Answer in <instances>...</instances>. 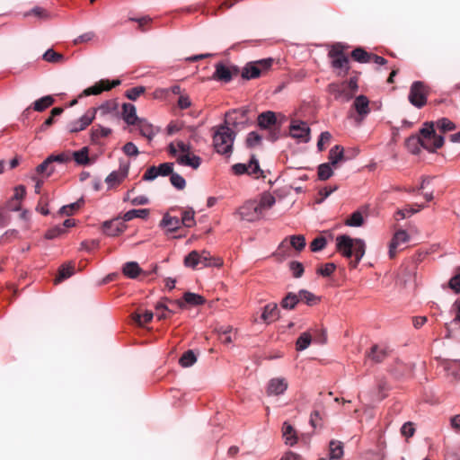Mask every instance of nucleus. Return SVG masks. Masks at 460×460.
Listing matches in <instances>:
<instances>
[{"label": "nucleus", "mask_w": 460, "mask_h": 460, "mask_svg": "<svg viewBox=\"0 0 460 460\" xmlns=\"http://www.w3.org/2000/svg\"><path fill=\"white\" fill-rule=\"evenodd\" d=\"M237 213L242 219L251 222L262 218L257 200H247L238 208Z\"/></svg>", "instance_id": "6e6552de"}, {"label": "nucleus", "mask_w": 460, "mask_h": 460, "mask_svg": "<svg viewBox=\"0 0 460 460\" xmlns=\"http://www.w3.org/2000/svg\"><path fill=\"white\" fill-rule=\"evenodd\" d=\"M352 58L356 61L360 62V63L371 62V55L360 48H358L352 51Z\"/></svg>", "instance_id": "603ef678"}, {"label": "nucleus", "mask_w": 460, "mask_h": 460, "mask_svg": "<svg viewBox=\"0 0 460 460\" xmlns=\"http://www.w3.org/2000/svg\"><path fill=\"white\" fill-rule=\"evenodd\" d=\"M141 269L136 261L126 262L122 268L123 274L129 279H136Z\"/></svg>", "instance_id": "72a5a7b5"}, {"label": "nucleus", "mask_w": 460, "mask_h": 460, "mask_svg": "<svg viewBox=\"0 0 460 460\" xmlns=\"http://www.w3.org/2000/svg\"><path fill=\"white\" fill-rule=\"evenodd\" d=\"M88 147L84 146L78 151L73 153V157L77 164L86 165L89 164Z\"/></svg>", "instance_id": "a18cd8bd"}, {"label": "nucleus", "mask_w": 460, "mask_h": 460, "mask_svg": "<svg viewBox=\"0 0 460 460\" xmlns=\"http://www.w3.org/2000/svg\"><path fill=\"white\" fill-rule=\"evenodd\" d=\"M74 275V267L70 264H62L58 269V274L56 277L55 284H59L63 280Z\"/></svg>", "instance_id": "c9c22d12"}, {"label": "nucleus", "mask_w": 460, "mask_h": 460, "mask_svg": "<svg viewBox=\"0 0 460 460\" xmlns=\"http://www.w3.org/2000/svg\"><path fill=\"white\" fill-rule=\"evenodd\" d=\"M170 182L179 190H183L186 186L185 179L181 174L174 172L170 175Z\"/></svg>", "instance_id": "864d4df0"}, {"label": "nucleus", "mask_w": 460, "mask_h": 460, "mask_svg": "<svg viewBox=\"0 0 460 460\" xmlns=\"http://www.w3.org/2000/svg\"><path fill=\"white\" fill-rule=\"evenodd\" d=\"M96 109L88 110L78 119L68 124V130L71 133L79 132L86 128L94 119Z\"/></svg>", "instance_id": "9d476101"}, {"label": "nucleus", "mask_w": 460, "mask_h": 460, "mask_svg": "<svg viewBox=\"0 0 460 460\" xmlns=\"http://www.w3.org/2000/svg\"><path fill=\"white\" fill-rule=\"evenodd\" d=\"M38 173H44L47 177H49L55 172L54 166L50 163V159L47 157L40 164L36 167Z\"/></svg>", "instance_id": "8fccbe9b"}, {"label": "nucleus", "mask_w": 460, "mask_h": 460, "mask_svg": "<svg viewBox=\"0 0 460 460\" xmlns=\"http://www.w3.org/2000/svg\"><path fill=\"white\" fill-rule=\"evenodd\" d=\"M344 149L341 146H334L329 152V164L337 167L338 164L344 161Z\"/></svg>", "instance_id": "cd10ccee"}, {"label": "nucleus", "mask_w": 460, "mask_h": 460, "mask_svg": "<svg viewBox=\"0 0 460 460\" xmlns=\"http://www.w3.org/2000/svg\"><path fill=\"white\" fill-rule=\"evenodd\" d=\"M305 238L302 234L291 235L285 238L279 246V251H284L288 246H291L296 252H301L305 247Z\"/></svg>", "instance_id": "f3484780"}, {"label": "nucleus", "mask_w": 460, "mask_h": 460, "mask_svg": "<svg viewBox=\"0 0 460 460\" xmlns=\"http://www.w3.org/2000/svg\"><path fill=\"white\" fill-rule=\"evenodd\" d=\"M298 295L300 301L304 302L309 306L315 305L320 302V297L308 290L301 289L298 292Z\"/></svg>", "instance_id": "e433bc0d"}, {"label": "nucleus", "mask_w": 460, "mask_h": 460, "mask_svg": "<svg viewBox=\"0 0 460 460\" xmlns=\"http://www.w3.org/2000/svg\"><path fill=\"white\" fill-rule=\"evenodd\" d=\"M423 208V206H417V208H403V209H399L397 212H396V216H398L399 217H396L397 220H400V219H403L407 217H410L417 212H419L420 209Z\"/></svg>", "instance_id": "bf43d9fd"}, {"label": "nucleus", "mask_w": 460, "mask_h": 460, "mask_svg": "<svg viewBox=\"0 0 460 460\" xmlns=\"http://www.w3.org/2000/svg\"><path fill=\"white\" fill-rule=\"evenodd\" d=\"M288 382L285 377H274L270 379L267 386V394L269 395H281L287 391Z\"/></svg>", "instance_id": "dca6fc26"}, {"label": "nucleus", "mask_w": 460, "mask_h": 460, "mask_svg": "<svg viewBox=\"0 0 460 460\" xmlns=\"http://www.w3.org/2000/svg\"><path fill=\"white\" fill-rule=\"evenodd\" d=\"M122 151L127 156H137L139 154L137 146L133 142H127L122 146Z\"/></svg>", "instance_id": "680f3d73"}, {"label": "nucleus", "mask_w": 460, "mask_h": 460, "mask_svg": "<svg viewBox=\"0 0 460 460\" xmlns=\"http://www.w3.org/2000/svg\"><path fill=\"white\" fill-rule=\"evenodd\" d=\"M164 299L171 304L176 305L178 307L181 309L185 307V304H189L190 305H201L206 302L205 298L202 296L192 292H185L183 294V301H172L169 300L168 298Z\"/></svg>", "instance_id": "4468645a"}, {"label": "nucleus", "mask_w": 460, "mask_h": 460, "mask_svg": "<svg viewBox=\"0 0 460 460\" xmlns=\"http://www.w3.org/2000/svg\"><path fill=\"white\" fill-rule=\"evenodd\" d=\"M272 59H261L256 62L248 63L242 70V77L246 80L259 77L271 66Z\"/></svg>", "instance_id": "39448f33"}, {"label": "nucleus", "mask_w": 460, "mask_h": 460, "mask_svg": "<svg viewBox=\"0 0 460 460\" xmlns=\"http://www.w3.org/2000/svg\"><path fill=\"white\" fill-rule=\"evenodd\" d=\"M211 79L215 81H223L225 83L230 82V68L225 66L222 63H217Z\"/></svg>", "instance_id": "bb28decb"}, {"label": "nucleus", "mask_w": 460, "mask_h": 460, "mask_svg": "<svg viewBox=\"0 0 460 460\" xmlns=\"http://www.w3.org/2000/svg\"><path fill=\"white\" fill-rule=\"evenodd\" d=\"M232 170L236 174L247 173L254 178H264V172L261 170L258 160L252 156L248 164H236L232 166Z\"/></svg>", "instance_id": "0eeeda50"}, {"label": "nucleus", "mask_w": 460, "mask_h": 460, "mask_svg": "<svg viewBox=\"0 0 460 460\" xmlns=\"http://www.w3.org/2000/svg\"><path fill=\"white\" fill-rule=\"evenodd\" d=\"M159 226L166 229L169 233H173L180 229L181 225L179 217H172L166 213L160 221Z\"/></svg>", "instance_id": "412c9836"}, {"label": "nucleus", "mask_w": 460, "mask_h": 460, "mask_svg": "<svg viewBox=\"0 0 460 460\" xmlns=\"http://www.w3.org/2000/svg\"><path fill=\"white\" fill-rule=\"evenodd\" d=\"M275 203L276 199L270 192H263L261 195L259 200H257V205L262 217H264L265 212L270 210Z\"/></svg>", "instance_id": "aec40b11"}, {"label": "nucleus", "mask_w": 460, "mask_h": 460, "mask_svg": "<svg viewBox=\"0 0 460 460\" xmlns=\"http://www.w3.org/2000/svg\"><path fill=\"white\" fill-rule=\"evenodd\" d=\"M329 55L332 59V63L334 68L348 70L349 58L342 54L340 46H333L330 50Z\"/></svg>", "instance_id": "a211bd4d"}, {"label": "nucleus", "mask_w": 460, "mask_h": 460, "mask_svg": "<svg viewBox=\"0 0 460 460\" xmlns=\"http://www.w3.org/2000/svg\"><path fill=\"white\" fill-rule=\"evenodd\" d=\"M42 58L49 63H59L65 59L62 54L56 52L53 49H47L42 55Z\"/></svg>", "instance_id": "de8ad7c7"}, {"label": "nucleus", "mask_w": 460, "mask_h": 460, "mask_svg": "<svg viewBox=\"0 0 460 460\" xmlns=\"http://www.w3.org/2000/svg\"><path fill=\"white\" fill-rule=\"evenodd\" d=\"M326 239L323 236L316 237L310 244L311 251L314 252L323 250L326 246Z\"/></svg>", "instance_id": "e2e57ef3"}, {"label": "nucleus", "mask_w": 460, "mask_h": 460, "mask_svg": "<svg viewBox=\"0 0 460 460\" xmlns=\"http://www.w3.org/2000/svg\"><path fill=\"white\" fill-rule=\"evenodd\" d=\"M364 223V218L359 211H355L352 215L346 219L345 224L349 226L358 227Z\"/></svg>", "instance_id": "3c124183"}, {"label": "nucleus", "mask_w": 460, "mask_h": 460, "mask_svg": "<svg viewBox=\"0 0 460 460\" xmlns=\"http://www.w3.org/2000/svg\"><path fill=\"white\" fill-rule=\"evenodd\" d=\"M336 249L346 258H352L350 266L356 268L366 252L365 241L360 238H352L346 234L338 235L336 237Z\"/></svg>", "instance_id": "f257e3e1"}, {"label": "nucleus", "mask_w": 460, "mask_h": 460, "mask_svg": "<svg viewBox=\"0 0 460 460\" xmlns=\"http://www.w3.org/2000/svg\"><path fill=\"white\" fill-rule=\"evenodd\" d=\"M434 124L442 132L451 131L456 128L455 123L447 118H442Z\"/></svg>", "instance_id": "6e6d98bb"}, {"label": "nucleus", "mask_w": 460, "mask_h": 460, "mask_svg": "<svg viewBox=\"0 0 460 460\" xmlns=\"http://www.w3.org/2000/svg\"><path fill=\"white\" fill-rule=\"evenodd\" d=\"M154 317L152 311L146 310L144 314H134L133 320L138 324L143 325L149 323Z\"/></svg>", "instance_id": "5fc2aeb1"}, {"label": "nucleus", "mask_w": 460, "mask_h": 460, "mask_svg": "<svg viewBox=\"0 0 460 460\" xmlns=\"http://www.w3.org/2000/svg\"><path fill=\"white\" fill-rule=\"evenodd\" d=\"M343 456V446L340 441L330 442V458L339 460Z\"/></svg>", "instance_id": "c03bdc74"}, {"label": "nucleus", "mask_w": 460, "mask_h": 460, "mask_svg": "<svg viewBox=\"0 0 460 460\" xmlns=\"http://www.w3.org/2000/svg\"><path fill=\"white\" fill-rule=\"evenodd\" d=\"M105 90V84H102L101 81L84 91V95H97Z\"/></svg>", "instance_id": "69168bd1"}, {"label": "nucleus", "mask_w": 460, "mask_h": 460, "mask_svg": "<svg viewBox=\"0 0 460 460\" xmlns=\"http://www.w3.org/2000/svg\"><path fill=\"white\" fill-rule=\"evenodd\" d=\"M126 221H123L122 217H117L111 220H106L102 223V231L108 236H117L122 234L127 229Z\"/></svg>", "instance_id": "1a4fd4ad"}, {"label": "nucleus", "mask_w": 460, "mask_h": 460, "mask_svg": "<svg viewBox=\"0 0 460 460\" xmlns=\"http://www.w3.org/2000/svg\"><path fill=\"white\" fill-rule=\"evenodd\" d=\"M122 118L128 125H137L139 118L137 116V110L132 103H123Z\"/></svg>", "instance_id": "4be33fe9"}, {"label": "nucleus", "mask_w": 460, "mask_h": 460, "mask_svg": "<svg viewBox=\"0 0 460 460\" xmlns=\"http://www.w3.org/2000/svg\"><path fill=\"white\" fill-rule=\"evenodd\" d=\"M282 437L285 440L286 445L292 447L297 442L296 431L288 422L283 423Z\"/></svg>", "instance_id": "393cba45"}, {"label": "nucleus", "mask_w": 460, "mask_h": 460, "mask_svg": "<svg viewBox=\"0 0 460 460\" xmlns=\"http://www.w3.org/2000/svg\"><path fill=\"white\" fill-rule=\"evenodd\" d=\"M137 124L141 136L148 138L149 140H151L155 137V132L151 124H149L148 122L142 119H139Z\"/></svg>", "instance_id": "f704fd0d"}, {"label": "nucleus", "mask_w": 460, "mask_h": 460, "mask_svg": "<svg viewBox=\"0 0 460 460\" xmlns=\"http://www.w3.org/2000/svg\"><path fill=\"white\" fill-rule=\"evenodd\" d=\"M232 113L236 115L234 118H232V124L244 125L248 122V108L246 106H243L238 110L232 111Z\"/></svg>", "instance_id": "4c0bfd02"}, {"label": "nucleus", "mask_w": 460, "mask_h": 460, "mask_svg": "<svg viewBox=\"0 0 460 460\" xmlns=\"http://www.w3.org/2000/svg\"><path fill=\"white\" fill-rule=\"evenodd\" d=\"M230 111H226L224 116V122L214 126L212 131V145L216 153L230 156V123L228 117Z\"/></svg>", "instance_id": "7ed1b4c3"}, {"label": "nucleus", "mask_w": 460, "mask_h": 460, "mask_svg": "<svg viewBox=\"0 0 460 460\" xmlns=\"http://www.w3.org/2000/svg\"><path fill=\"white\" fill-rule=\"evenodd\" d=\"M453 310L455 311V317L450 323H447L446 327L449 331L450 326L453 324L460 325V301L457 300L453 305Z\"/></svg>", "instance_id": "0e129e2a"}, {"label": "nucleus", "mask_w": 460, "mask_h": 460, "mask_svg": "<svg viewBox=\"0 0 460 460\" xmlns=\"http://www.w3.org/2000/svg\"><path fill=\"white\" fill-rule=\"evenodd\" d=\"M385 357V348L379 345H374L371 348L370 352L367 354V358H369L370 359L376 363L381 362Z\"/></svg>", "instance_id": "58836bf2"}, {"label": "nucleus", "mask_w": 460, "mask_h": 460, "mask_svg": "<svg viewBox=\"0 0 460 460\" xmlns=\"http://www.w3.org/2000/svg\"><path fill=\"white\" fill-rule=\"evenodd\" d=\"M159 176H170L173 172V163H163L157 167Z\"/></svg>", "instance_id": "052dcab7"}, {"label": "nucleus", "mask_w": 460, "mask_h": 460, "mask_svg": "<svg viewBox=\"0 0 460 460\" xmlns=\"http://www.w3.org/2000/svg\"><path fill=\"white\" fill-rule=\"evenodd\" d=\"M181 225L182 226L190 228L195 226V211L193 208H189L181 211V217L180 218Z\"/></svg>", "instance_id": "2f4dec72"}, {"label": "nucleus", "mask_w": 460, "mask_h": 460, "mask_svg": "<svg viewBox=\"0 0 460 460\" xmlns=\"http://www.w3.org/2000/svg\"><path fill=\"white\" fill-rule=\"evenodd\" d=\"M300 301L299 295L288 293L281 301V306L285 309H293Z\"/></svg>", "instance_id": "09e8293b"}, {"label": "nucleus", "mask_w": 460, "mask_h": 460, "mask_svg": "<svg viewBox=\"0 0 460 460\" xmlns=\"http://www.w3.org/2000/svg\"><path fill=\"white\" fill-rule=\"evenodd\" d=\"M150 210L148 208L130 209L123 214V221L128 222L134 218L146 219L149 216Z\"/></svg>", "instance_id": "7c9ffc66"}, {"label": "nucleus", "mask_w": 460, "mask_h": 460, "mask_svg": "<svg viewBox=\"0 0 460 460\" xmlns=\"http://www.w3.org/2000/svg\"><path fill=\"white\" fill-rule=\"evenodd\" d=\"M64 233V229L61 226H56L49 229L45 234V238L48 240H53L58 237L60 234Z\"/></svg>", "instance_id": "338daca9"}, {"label": "nucleus", "mask_w": 460, "mask_h": 460, "mask_svg": "<svg viewBox=\"0 0 460 460\" xmlns=\"http://www.w3.org/2000/svg\"><path fill=\"white\" fill-rule=\"evenodd\" d=\"M14 193L5 203V208L13 212H18L21 210V201L26 196V188L24 185H17L13 189Z\"/></svg>", "instance_id": "f8f14e48"}, {"label": "nucleus", "mask_w": 460, "mask_h": 460, "mask_svg": "<svg viewBox=\"0 0 460 460\" xmlns=\"http://www.w3.org/2000/svg\"><path fill=\"white\" fill-rule=\"evenodd\" d=\"M129 170V163H120L119 170L112 171L105 179V182L112 187L115 184L120 183L127 178Z\"/></svg>", "instance_id": "2eb2a0df"}, {"label": "nucleus", "mask_w": 460, "mask_h": 460, "mask_svg": "<svg viewBox=\"0 0 460 460\" xmlns=\"http://www.w3.org/2000/svg\"><path fill=\"white\" fill-rule=\"evenodd\" d=\"M117 109H118V104L112 101H107V102L102 103L98 107V110L101 111V112L103 115L112 113V112L116 111Z\"/></svg>", "instance_id": "13d9d810"}, {"label": "nucleus", "mask_w": 460, "mask_h": 460, "mask_svg": "<svg viewBox=\"0 0 460 460\" xmlns=\"http://www.w3.org/2000/svg\"><path fill=\"white\" fill-rule=\"evenodd\" d=\"M155 311H156V317L159 320L166 319L167 317H169L170 314H175V311L173 309L170 308L164 302H158L155 305Z\"/></svg>", "instance_id": "79ce46f5"}, {"label": "nucleus", "mask_w": 460, "mask_h": 460, "mask_svg": "<svg viewBox=\"0 0 460 460\" xmlns=\"http://www.w3.org/2000/svg\"><path fill=\"white\" fill-rule=\"evenodd\" d=\"M111 133V129L110 128H105L102 126H98L97 128H93L91 131V139L93 142H97L100 137H106Z\"/></svg>", "instance_id": "49530a36"}, {"label": "nucleus", "mask_w": 460, "mask_h": 460, "mask_svg": "<svg viewBox=\"0 0 460 460\" xmlns=\"http://www.w3.org/2000/svg\"><path fill=\"white\" fill-rule=\"evenodd\" d=\"M427 94L428 92L424 84L420 81H416L411 86L409 101L413 106L421 108L426 104Z\"/></svg>", "instance_id": "423d86ee"}, {"label": "nucleus", "mask_w": 460, "mask_h": 460, "mask_svg": "<svg viewBox=\"0 0 460 460\" xmlns=\"http://www.w3.org/2000/svg\"><path fill=\"white\" fill-rule=\"evenodd\" d=\"M420 145L423 148L432 152L436 149L441 147L444 144V137L440 135H437L435 131V124L434 122H427L424 124V127L420 129V137H411L407 140V146L411 147V146ZM413 154H417L419 152V147L411 149Z\"/></svg>", "instance_id": "f03ea898"}, {"label": "nucleus", "mask_w": 460, "mask_h": 460, "mask_svg": "<svg viewBox=\"0 0 460 460\" xmlns=\"http://www.w3.org/2000/svg\"><path fill=\"white\" fill-rule=\"evenodd\" d=\"M55 100L51 95L43 96L38 100H36L32 103V108L34 111L41 112L50 107L54 103Z\"/></svg>", "instance_id": "473e14b6"}, {"label": "nucleus", "mask_w": 460, "mask_h": 460, "mask_svg": "<svg viewBox=\"0 0 460 460\" xmlns=\"http://www.w3.org/2000/svg\"><path fill=\"white\" fill-rule=\"evenodd\" d=\"M197 361V356L193 350L189 349L185 351L179 359V364L182 367H190Z\"/></svg>", "instance_id": "ea45409f"}, {"label": "nucleus", "mask_w": 460, "mask_h": 460, "mask_svg": "<svg viewBox=\"0 0 460 460\" xmlns=\"http://www.w3.org/2000/svg\"><path fill=\"white\" fill-rule=\"evenodd\" d=\"M333 168L331 164L324 163L318 166V178L321 181H326L333 175Z\"/></svg>", "instance_id": "37998d69"}, {"label": "nucleus", "mask_w": 460, "mask_h": 460, "mask_svg": "<svg viewBox=\"0 0 460 460\" xmlns=\"http://www.w3.org/2000/svg\"><path fill=\"white\" fill-rule=\"evenodd\" d=\"M289 269L295 278H300L304 273V266L298 261L290 262Z\"/></svg>", "instance_id": "774afa93"}, {"label": "nucleus", "mask_w": 460, "mask_h": 460, "mask_svg": "<svg viewBox=\"0 0 460 460\" xmlns=\"http://www.w3.org/2000/svg\"><path fill=\"white\" fill-rule=\"evenodd\" d=\"M145 91L146 88L142 85L132 87L125 92V96L131 101H136Z\"/></svg>", "instance_id": "4d7b16f0"}, {"label": "nucleus", "mask_w": 460, "mask_h": 460, "mask_svg": "<svg viewBox=\"0 0 460 460\" xmlns=\"http://www.w3.org/2000/svg\"><path fill=\"white\" fill-rule=\"evenodd\" d=\"M312 342V335L308 332L301 333L296 342V349L298 351L306 349Z\"/></svg>", "instance_id": "a19ab883"}, {"label": "nucleus", "mask_w": 460, "mask_h": 460, "mask_svg": "<svg viewBox=\"0 0 460 460\" xmlns=\"http://www.w3.org/2000/svg\"><path fill=\"white\" fill-rule=\"evenodd\" d=\"M409 240L410 236L406 231L398 230L397 232H395L389 246L390 257H394L400 246L402 244H405Z\"/></svg>", "instance_id": "6ab92c4d"}, {"label": "nucleus", "mask_w": 460, "mask_h": 460, "mask_svg": "<svg viewBox=\"0 0 460 460\" xmlns=\"http://www.w3.org/2000/svg\"><path fill=\"white\" fill-rule=\"evenodd\" d=\"M276 116L272 111L262 112L258 117V124L261 128H270L276 124Z\"/></svg>", "instance_id": "c85d7f7f"}, {"label": "nucleus", "mask_w": 460, "mask_h": 460, "mask_svg": "<svg viewBox=\"0 0 460 460\" xmlns=\"http://www.w3.org/2000/svg\"><path fill=\"white\" fill-rule=\"evenodd\" d=\"M177 163L181 165L197 169L201 164V158L195 155L192 156H190L189 155H181L177 158Z\"/></svg>", "instance_id": "c756f323"}, {"label": "nucleus", "mask_w": 460, "mask_h": 460, "mask_svg": "<svg viewBox=\"0 0 460 460\" xmlns=\"http://www.w3.org/2000/svg\"><path fill=\"white\" fill-rule=\"evenodd\" d=\"M353 108L357 112L356 120L361 122L370 112L369 100L365 95H358L353 102Z\"/></svg>", "instance_id": "ddd939ff"}, {"label": "nucleus", "mask_w": 460, "mask_h": 460, "mask_svg": "<svg viewBox=\"0 0 460 460\" xmlns=\"http://www.w3.org/2000/svg\"><path fill=\"white\" fill-rule=\"evenodd\" d=\"M278 314H279V310H278L277 304L270 303L264 306L263 311L261 315V320L264 323L269 324L278 318Z\"/></svg>", "instance_id": "5701e85b"}, {"label": "nucleus", "mask_w": 460, "mask_h": 460, "mask_svg": "<svg viewBox=\"0 0 460 460\" xmlns=\"http://www.w3.org/2000/svg\"><path fill=\"white\" fill-rule=\"evenodd\" d=\"M290 136L300 142L306 143L310 139V128L304 121H293L290 125Z\"/></svg>", "instance_id": "9b49d317"}, {"label": "nucleus", "mask_w": 460, "mask_h": 460, "mask_svg": "<svg viewBox=\"0 0 460 460\" xmlns=\"http://www.w3.org/2000/svg\"><path fill=\"white\" fill-rule=\"evenodd\" d=\"M444 370L455 380H460V360H445L442 362Z\"/></svg>", "instance_id": "b1692460"}, {"label": "nucleus", "mask_w": 460, "mask_h": 460, "mask_svg": "<svg viewBox=\"0 0 460 460\" xmlns=\"http://www.w3.org/2000/svg\"><path fill=\"white\" fill-rule=\"evenodd\" d=\"M330 92L334 95L335 99L341 100L342 102H348L349 101L352 96L353 93H348L346 91L345 84L338 85V84H331L329 86Z\"/></svg>", "instance_id": "a878e982"}, {"label": "nucleus", "mask_w": 460, "mask_h": 460, "mask_svg": "<svg viewBox=\"0 0 460 460\" xmlns=\"http://www.w3.org/2000/svg\"><path fill=\"white\" fill-rule=\"evenodd\" d=\"M183 263L185 267L195 270L206 267H220L222 261L211 257L210 253L205 250L201 252L194 250L185 256Z\"/></svg>", "instance_id": "20e7f679"}]
</instances>
